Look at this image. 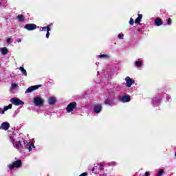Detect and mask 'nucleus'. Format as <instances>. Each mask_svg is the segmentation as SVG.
Masks as SVG:
<instances>
[{"label": "nucleus", "instance_id": "nucleus-1", "mask_svg": "<svg viewBox=\"0 0 176 176\" xmlns=\"http://www.w3.org/2000/svg\"><path fill=\"white\" fill-rule=\"evenodd\" d=\"M14 148L16 149H19V151H23V149H28L29 152H31L32 151V148H35V145L34 144V142H28L27 141H18L16 142L15 144H14Z\"/></svg>", "mask_w": 176, "mask_h": 176}, {"label": "nucleus", "instance_id": "nucleus-2", "mask_svg": "<svg viewBox=\"0 0 176 176\" xmlns=\"http://www.w3.org/2000/svg\"><path fill=\"white\" fill-rule=\"evenodd\" d=\"M33 103L36 107H42L45 104V100L39 96H36L33 98Z\"/></svg>", "mask_w": 176, "mask_h": 176}, {"label": "nucleus", "instance_id": "nucleus-3", "mask_svg": "<svg viewBox=\"0 0 176 176\" xmlns=\"http://www.w3.org/2000/svg\"><path fill=\"white\" fill-rule=\"evenodd\" d=\"M23 165V163L21 162V160H18L13 162L12 164L8 165V167L10 170H13V168H20L21 166Z\"/></svg>", "mask_w": 176, "mask_h": 176}, {"label": "nucleus", "instance_id": "nucleus-4", "mask_svg": "<svg viewBox=\"0 0 176 176\" xmlns=\"http://www.w3.org/2000/svg\"><path fill=\"white\" fill-rule=\"evenodd\" d=\"M39 87H42V85H38L31 86L26 89V91H25V94H28V93H32V91H35V90H38Z\"/></svg>", "mask_w": 176, "mask_h": 176}, {"label": "nucleus", "instance_id": "nucleus-5", "mask_svg": "<svg viewBox=\"0 0 176 176\" xmlns=\"http://www.w3.org/2000/svg\"><path fill=\"white\" fill-rule=\"evenodd\" d=\"M10 102L16 107H19V105H24V102L17 98H11Z\"/></svg>", "mask_w": 176, "mask_h": 176}, {"label": "nucleus", "instance_id": "nucleus-6", "mask_svg": "<svg viewBox=\"0 0 176 176\" xmlns=\"http://www.w3.org/2000/svg\"><path fill=\"white\" fill-rule=\"evenodd\" d=\"M75 108H76V102H72L67 105L66 111L68 113L72 112Z\"/></svg>", "mask_w": 176, "mask_h": 176}, {"label": "nucleus", "instance_id": "nucleus-7", "mask_svg": "<svg viewBox=\"0 0 176 176\" xmlns=\"http://www.w3.org/2000/svg\"><path fill=\"white\" fill-rule=\"evenodd\" d=\"M125 86H126V87H131L133 83H135V81L129 76L125 78Z\"/></svg>", "mask_w": 176, "mask_h": 176}, {"label": "nucleus", "instance_id": "nucleus-8", "mask_svg": "<svg viewBox=\"0 0 176 176\" xmlns=\"http://www.w3.org/2000/svg\"><path fill=\"white\" fill-rule=\"evenodd\" d=\"M24 28L28 31H34V30H36L37 26L34 23H28L24 26Z\"/></svg>", "mask_w": 176, "mask_h": 176}, {"label": "nucleus", "instance_id": "nucleus-9", "mask_svg": "<svg viewBox=\"0 0 176 176\" xmlns=\"http://www.w3.org/2000/svg\"><path fill=\"white\" fill-rule=\"evenodd\" d=\"M102 111V105L98 104H95L94 107V112L95 113H100Z\"/></svg>", "mask_w": 176, "mask_h": 176}, {"label": "nucleus", "instance_id": "nucleus-10", "mask_svg": "<svg viewBox=\"0 0 176 176\" xmlns=\"http://www.w3.org/2000/svg\"><path fill=\"white\" fill-rule=\"evenodd\" d=\"M9 127H10V124L8 122H4L0 126V130H5L6 131L9 130Z\"/></svg>", "mask_w": 176, "mask_h": 176}, {"label": "nucleus", "instance_id": "nucleus-11", "mask_svg": "<svg viewBox=\"0 0 176 176\" xmlns=\"http://www.w3.org/2000/svg\"><path fill=\"white\" fill-rule=\"evenodd\" d=\"M154 23L155 25H157V27H160V25H163V21H162V19L159 17L155 19Z\"/></svg>", "mask_w": 176, "mask_h": 176}, {"label": "nucleus", "instance_id": "nucleus-12", "mask_svg": "<svg viewBox=\"0 0 176 176\" xmlns=\"http://www.w3.org/2000/svg\"><path fill=\"white\" fill-rule=\"evenodd\" d=\"M120 101H122V102H130V96H123L120 98Z\"/></svg>", "mask_w": 176, "mask_h": 176}, {"label": "nucleus", "instance_id": "nucleus-13", "mask_svg": "<svg viewBox=\"0 0 176 176\" xmlns=\"http://www.w3.org/2000/svg\"><path fill=\"white\" fill-rule=\"evenodd\" d=\"M16 19L20 23H23V21H25V17L23 14H19L16 16Z\"/></svg>", "mask_w": 176, "mask_h": 176}, {"label": "nucleus", "instance_id": "nucleus-14", "mask_svg": "<svg viewBox=\"0 0 176 176\" xmlns=\"http://www.w3.org/2000/svg\"><path fill=\"white\" fill-rule=\"evenodd\" d=\"M48 104L50 105H54L56 104V98L51 97L48 99Z\"/></svg>", "mask_w": 176, "mask_h": 176}, {"label": "nucleus", "instance_id": "nucleus-15", "mask_svg": "<svg viewBox=\"0 0 176 176\" xmlns=\"http://www.w3.org/2000/svg\"><path fill=\"white\" fill-rule=\"evenodd\" d=\"M141 20H142V14H138V16L135 21V24H140L141 23Z\"/></svg>", "mask_w": 176, "mask_h": 176}, {"label": "nucleus", "instance_id": "nucleus-16", "mask_svg": "<svg viewBox=\"0 0 176 176\" xmlns=\"http://www.w3.org/2000/svg\"><path fill=\"white\" fill-rule=\"evenodd\" d=\"M19 69L21 70V72H22V74L24 75V76H27V70H25L24 67H20Z\"/></svg>", "mask_w": 176, "mask_h": 176}, {"label": "nucleus", "instance_id": "nucleus-17", "mask_svg": "<svg viewBox=\"0 0 176 176\" xmlns=\"http://www.w3.org/2000/svg\"><path fill=\"white\" fill-rule=\"evenodd\" d=\"M12 107H13V104H10L8 106L4 107L3 110H4L5 111H8V109H12Z\"/></svg>", "mask_w": 176, "mask_h": 176}, {"label": "nucleus", "instance_id": "nucleus-18", "mask_svg": "<svg viewBox=\"0 0 176 176\" xmlns=\"http://www.w3.org/2000/svg\"><path fill=\"white\" fill-rule=\"evenodd\" d=\"M1 54L5 55V54H8V48L6 47H3L1 49Z\"/></svg>", "mask_w": 176, "mask_h": 176}, {"label": "nucleus", "instance_id": "nucleus-19", "mask_svg": "<svg viewBox=\"0 0 176 176\" xmlns=\"http://www.w3.org/2000/svg\"><path fill=\"white\" fill-rule=\"evenodd\" d=\"M99 58H109V56L107 54H100L99 55Z\"/></svg>", "mask_w": 176, "mask_h": 176}, {"label": "nucleus", "instance_id": "nucleus-20", "mask_svg": "<svg viewBox=\"0 0 176 176\" xmlns=\"http://www.w3.org/2000/svg\"><path fill=\"white\" fill-rule=\"evenodd\" d=\"M135 65H136V67L140 68V67L142 66V62H141V61H136L135 62Z\"/></svg>", "mask_w": 176, "mask_h": 176}, {"label": "nucleus", "instance_id": "nucleus-21", "mask_svg": "<svg viewBox=\"0 0 176 176\" xmlns=\"http://www.w3.org/2000/svg\"><path fill=\"white\" fill-rule=\"evenodd\" d=\"M14 136H10V142H12L13 144V145H14V144H16V142H14Z\"/></svg>", "mask_w": 176, "mask_h": 176}, {"label": "nucleus", "instance_id": "nucleus-22", "mask_svg": "<svg viewBox=\"0 0 176 176\" xmlns=\"http://www.w3.org/2000/svg\"><path fill=\"white\" fill-rule=\"evenodd\" d=\"M52 23L47 25V32H50V31H52V28H50V27H52Z\"/></svg>", "mask_w": 176, "mask_h": 176}, {"label": "nucleus", "instance_id": "nucleus-23", "mask_svg": "<svg viewBox=\"0 0 176 176\" xmlns=\"http://www.w3.org/2000/svg\"><path fill=\"white\" fill-rule=\"evenodd\" d=\"M104 104H106V105H109L111 104V100L109 99H106L104 100Z\"/></svg>", "mask_w": 176, "mask_h": 176}, {"label": "nucleus", "instance_id": "nucleus-24", "mask_svg": "<svg viewBox=\"0 0 176 176\" xmlns=\"http://www.w3.org/2000/svg\"><path fill=\"white\" fill-rule=\"evenodd\" d=\"M129 24H130V25H134V19H133V18L130 19Z\"/></svg>", "mask_w": 176, "mask_h": 176}, {"label": "nucleus", "instance_id": "nucleus-25", "mask_svg": "<svg viewBox=\"0 0 176 176\" xmlns=\"http://www.w3.org/2000/svg\"><path fill=\"white\" fill-rule=\"evenodd\" d=\"M171 23H172L171 18H168L167 19V24H168V25H171Z\"/></svg>", "mask_w": 176, "mask_h": 176}, {"label": "nucleus", "instance_id": "nucleus-26", "mask_svg": "<svg viewBox=\"0 0 176 176\" xmlns=\"http://www.w3.org/2000/svg\"><path fill=\"white\" fill-rule=\"evenodd\" d=\"M124 36V34H118V38L120 39H123Z\"/></svg>", "mask_w": 176, "mask_h": 176}, {"label": "nucleus", "instance_id": "nucleus-27", "mask_svg": "<svg viewBox=\"0 0 176 176\" xmlns=\"http://www.w3.org/2000/svg\"><path fill=\"white\" fill-rule=\"evenodd\" d=\"M45 36H46L47 39H49V36H50V32H47Z\"/></svg>", "mask_w": 176, "mask_h": 176}, {"label": "nucleus", "instance_id": "nucleus-28", "mask_svg": "<svg viewBox=\"0 0 176 176\" xmlns=\"http://www.w3.org/2000/svg\"><path fill=\"white\" fill-rule=\"evenodd\" d=\"M11 41H12V38H7L8 45L10 44Z\"/></svg>", "mask_w": 176, "mask_h": 176}, {"label": "nucleus", "instance_id": "nucleus-29", "mask_svg": "<svg viewBox=\"0 0 176 176\" xmlns=\"http://www.w3.org/2000/svg\"><path fill=\"white\" fill-rule=\"evenodd\" d=\"M41 31H47V27H41Z\"/></svg>", "mask_w": 176, "mask_h": 176}, {"label": "nucleus", "instance_id": "nucleus-30", "mask_svg": "<svg viewBox=\"0 0 176 176\" xmlns=\"http://www.w3.org/2000/svg\"><path fill=\"white\" fill-rule=\"evenodd\" d=\"M110 165L111 166H116V162H111Z\"/></svg>", "mask_w": 176, "mask_h": 176}, {"label": "nucleus", "instance_id": "nucleus-31", "mask_svg": "<svg viewBox=\"0 0 176 176\" xmlns=\"http://www.w3.org/2000/svg\"><path fill=\"white\" fill-rule=\"evenodd\" d=\"M12 87H17V84L16 83L12 84Z\"/></svg>", "mask_w": 176, "mask_h": 176}, {"label": "nucleus", "instance_id": "nucleus-32", "mask_svg": "<svg viewBox=\"0 0 176 176\" xmlns=\"http://www.w3.org/2000/svg\"><path fill=\"white\" fill-rule=\"evenodd\" d=\"M100 170H104V165L100 164Z\"/></svg>", "mask_w": 176, "mask_h": 176}, {"label": "nucleus", "instance_id": "nucleus-33", "mask_svg": "<svg viewBox=\"0 0 176 176\" xmlns=\"http://www.w3.org/2000/svg\"><path fill=\"white\" fill-rule=\"evenodd\" d=\"M151 175V174L149 173V172H146L145 173V175L144 176H149Z\"/></svg>", "mask_w": 176, "mask_h": 176}, {"label": "nucleus", "instance_id": "nucleus-34", "mask_svg": "<svg viewBox=\"0 0 176 176\" xmlns=\"http://www.w3.org/2000/svg\"><path fill=\"white\" fill-rule=\"evenodd\" d=\"M0 113H1V115H3V114L5 113V110L1 111L0 112Z\"/></svg>", "mask_w": 176, "mask_h": 176}, {"label": "nucleus", "instance_id": "nucleus-35", "mask_svg": "<svg viewBox=\"0 0 176 176\" xmlns=\"http://www.w3.org/2000/svg\"><path fill=\"white\" fill-rule=\"evenodd\" d=\"M18 43H20V42H21V39H19V41H17Z\"/></svg>", "mask_w": 176, "mask_h": 176}, {"label": "nucleus", "instance_id": "nucleus-36", "mask_svg": "<svg viewBox=\"0 0 176 176\" xmlns=\"http://www.w3.org/2000/svg\"><path fill=\"white\" fill-rule=\"evenodd\" d=\"M94 168H93L92 169H91V171H92V173H94Z\"/></svg>", "mask_w": 176, "mask_h": 176}, {"label": "nucleus", "instance_id": "nucleus-37", "mask_svg": "<svg viewBox=\"0 0 176 176\" xmlns=\"http://www.w3.org/2000/svg\"><path fill=\"white\" fill-rule=\"evenodd\" d=\"M1 109H2L0 107V111H1Z\"/></svg>", "mask_w": 176, "mask_h": 176}, {"label": "nucleus", "instance_id": "nucleus-38", "mask_svg": "<svg viewBox=\"0 0 176 176\" xmlns=\"http://www.w3.org/2000/svg\"><path fill=\"white\" fill-rule=\"evenodd\" d=\"M175 156H176V153H175Z\"/></svg>", "mask_w": 176, "mask_h": 176}]
</instances>
